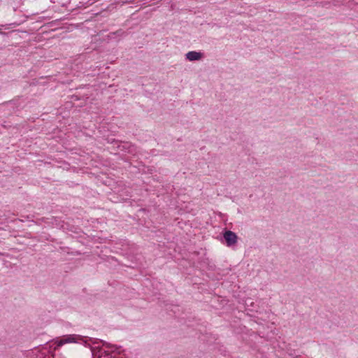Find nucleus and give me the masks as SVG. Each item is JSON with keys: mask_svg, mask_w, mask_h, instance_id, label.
I'll return each mask as SVG.
<instances>
[{"mask_svg": "<svg viewBox=\"0 0 358 358\" xmlns=\"http://www.w3.org/2000/svg\"><path fill=\"white\" fill-rule=\"evenodd\" d=\"M202 57L201 52L190 51L186 54V58L189 61L199 60Z\"/></svg>", "mask_w": 358, "mask_h": 358, "instance_id": "2", "label": "nucleus"}, {"mask_svg": "<svg viewBox=\"0 0 358 358\" xmlns=\"http://www.w3.org/2000/svg\"><path fill=\"white\" fill-rule=\"evenodd\" d=\"M69 342H71V341H70L69 339H65V340L61 341V344L65 343H69Z\"/></svg>", "mask_w": 358, "mask_h": 358, "instance_id": "3", "label": "nucleus"}, {"mask_svg": "<svg viewBox=\"0 0 358 358\" xmlns=\"http://www.w3.org/2000/svg\"><path fill=\"white\" fill-rule=\"evenodd\" d=\"M224 238L228 246L233 245L237 242V236L231 231H227L224 234Z\"/></svg>", "mask_w": 358, "mask_h": 358, "instance_id": "1", "label": "nucleus"}]
</instances>
